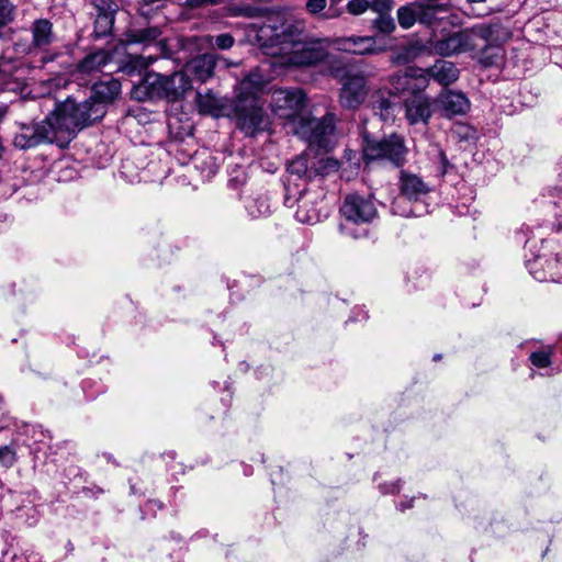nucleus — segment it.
<instances>
[{
    "label": "nucleus",
    "instance_id": "obj_1",
    "mask_svg": "<svg viewBox=\"0 0 562 562\" xmlns=\"http://www.w3.org/2000/svg\"><path fill=\"white\" fill-rule=\"evenodd\" d=\"M254 40L266 55L279 58V64L289 67H308L329 60V38L303 40L304 24L286 22L280 15H270L262 24H251Z\"/></svg>",
    "mask_w": 562,
    "mask_h": 562
},
{
    "label": "nucleus",
    "instance_id": "obj_2",
    "mask_svg": "<svg viewBox=\"0 0 562 562\" xmlns=\"http://www.w3.org/2000/svg\"><path fill=\"white\" fill-rule=\"evenodd\" d=\"M104 115V105L93 99L76 102L75 99L67 98L55 103L49 116L58 135L57 145L67 146L79 131L100 121Z\"/></svg>",
    "mask_w": 562,
    "mask_h": 562
},
{
    "label": "nucleus",
    "instance_id": "obj_3",
    "mask_svg": "<svg viewBox=\"0 0 562 562\" xmlns=\"http://www.w3.org/2000/svg\"><path fill=\"white\" fill-rule=\"evenodd\" d=\"M265 80L258 72H250L236 87L235 114L238 127L247 135L255 136L268 128L270 121L259 101Z\"/></svg>",
    "mask_w": 562,
    "mask_h": 562
},
{
    "label": "nucleus",
    "instance_id": "obj_4",
    "mask_svg": "<svg viewBox=\"0 0 562 562\" xmlns=\"http://www.w3.org/2000/svg\"><path fill=\"white\" fill-rule=\"evenodd\" d=\"M192 88V80L188 78L183 69L167 76L159 72H147L142 81L135 86L133 95L135 99L161 98L168 101L181 99Z\"/></svg>",
    "mask_w": 562,
    "mask_h": 562
},
{
    "label": "nucleus",
    "instance_id": "obj_5",
    "mask_svg": "<svg viewBox=\"0 0 562 562\" xmlns=\"http://www.w3.org/2000/svg\"><path fill=\"white\" fill-rule=\"evenodd\" d=\"M344 222L339 225L342 235L360 238L367 234L362 226L370 224L378 215L372 200L358 193L347 194L339 209Z\"/></svg>",
    "mask_w": 562,
    "mask_h": 562
},
{
    "label": "nucleus",
    "instance_id": "obj_6",
    "mask_svg": "<svg viewBox=\"0 0 562 562\" xmlns=\"http://www.w3.org/2000/svg\"><path fill=\"white\" fill-rule=\"evenodd\" d=\"M334 113L328 112L322 119L302 116L293 122L292 132L317 150L329 151L335 145Z\"/></svg>",
    "mask_w": 562,
    "mask_h": 562
},
{
    "label": "nucleus",
    "instance_id": "obj_7",
    "mask_svg": "<svg viewBox=\"0 0 562 562\" xmlns=\"http://www.w3.org/2000/svg\"><path fill=\"white\" fill-rule=\"evenodd\" d=\"M161 30L158 26H148L145 29H130L125 33L126 44H140L144 48L154 47L156 54L136 55L132 58L131 63L139 70L146 69L158 57L165 56L166 43L160 40Z\"/></svg>",
    "mask_w": 562,
    "mask_h": 562
},
{
    "label": "nucleus",
    "instance_id": "obj_8",
    "mask_svg": "<svg viewBox=\"0 0 562 562\" xmlns=\"http://www.w3.org/2000/svg\"><path fill=\"white\" fill-rule=\"evenodd\" d=\"M397 189L401 196L392 202L394 214L408 217L413 214L409 205L412 201H418L429 193V186L416 173L401 169L398 172Z\"/></svg>",
    "mask_w": 562,
    "mask_h": 562
},
{
    "label": "nucleus",
    "instance_id": "obj_9",
    "mask_svg": "<svg viewBox=\"0 0 562 562\" xmlns=\"http://www.w3.org/2000/svg\"><path fill=\"white\" fill-rule=\"evenodd\" d=\"M30 32L32 36L31 42L18 44V50L27 55L44 53L41 58L42 64L53 61L58 56L57 53H48V47L57 40L53 23L48 19H36L30 25Z\"/></svg>",
    "mask_w": 562,
    "mask_h": 562
},
{
    "label": "nucleus",
    "instance_id": "obj_10",
    "mask_svg": "<svg viewBox=\"0 0 562 562\" xmlns=\"http://www.w3.org/2000/svg\"><path fill=\"white\" fill-rule=\"evenodd\" d=\"M57 136L48 114L37 123H20L13 144L20 149H29L42 144H57Z\"/></svg>",
    "mask_w": 562,
    "mask_h": 562
},
{
    "label": "nucleus",
    "instance_id": "obj_11",
    "mask_svg": "<svg viewBox=\"0 0 562 562\" xmlns=\"http://www.w3.org/2000/svg\"><path fill=\"white\" fill-rule=\"evenodd\" d=\"M305 103V94L301 89H279L272 94V110L280 117L289 119L291 128L293 122L301 116L299 112Z\"/></svg>",
    "mask_w": 562,
    "mask_h": 562
},
{
    "label": "nucleus",
    "instance_id": "obj_12",
    "mask_svg": "<svg viewBox=\"0 0 562 562\" xmlns=\"http://www.w3.org/2000/svg\"><path fill=\"white\" fill-rule=\"evenodd\" d=\"M333 45L341 52L355 55H374L384 52L385 41L374 36H349L333 40Z\"/></svg>",
    "mask_w": 562,
    "mask_h": 562
},
{
    "label": "nucleus",
    "instance_id": "obj_13",
    "mask_svg": "<svg viewBox=\"0 0 562 562\" xmlns=\"http://www.w3.org/2000/svg\"><path fill=\"white\" fill-rule=\"evenodd\" d=\"M367 78L362 74H349L342 82L339 102L342 108L355 110L368 95Z\"/></svg>",
    "mask_w": 562,
    "mask_h": 562
},
{
    "label": "nucleus",
    "instance_id": "obj_14",
    "mask_svg": "<svg viewBox=\"0 0 562 562\" xmlns=\"http://www.w3.org/2000/svg\"><path fill=\"white\" fill-rule=\"evenodd\" d=\"M480 47L479 43H472V35L467 30L453 32L432 43V49L440 56H451Z\"/></svg>",
    "mask_w": 562,
    "mask_h": 562
},
{
    "label": "nucleus",
    "instance_id": "obj_15",
    "mask_svg": "<svg viewBox=\"0 0 562 562\" xmlns=\"http://www.w3.org/2000/svg\"><path fill=\"white\" fill-rule=\"evenodd\" d=\"M405 117L411 125L428 124L432 116L431 99L420 93H412L404 101Z\"/></svg>",
    "mask_w": 562,
    "mask_h": 562
},
{
    "label": "nucleus",
    "instance_id": "obj_16",
    "mask_svg": "<svg viewBox=\"0 0 562 562\" xmlns=\"http://www.w3.org/2000/svg\"><path fill=\"white\" fill-rule=\"evenodd\" d=\"M435 101L441 115L448 119L464 115L470 110L469 99L460 91L445 90Z\"/></svg>",
    "mask_w": 562,
    "mask_h": 562
},
{
    "label": "nucleus",
    "instance_id": "obj_17",
    "mask_svg": "<svg viewBox=\"0 0 562 562\" xmlns=\"http://www.w3.org/2000/svg\"><path fill=\"white\" fill-rule=\"evenodd\" d=\"M297 201L295 217L299 222L305 224H314L322 217V200L316 192L302 191Z\"/></svg>",
    "mask_w": 562,
    "mask_h": 562
},
{
    "label": "nucleus",
    "instance_id": "obj_18",
    "mask_svg": "<svg viewBox=\"0 0 562 562\" xmlns=\"http://www.w3.org/2000/svg\"><path fill=\"white\" fill-rule=\"evenodd\" d=\"M390 82L395 86L396 90L423 91L429 82V74L427 68H407L403 75L393 76Z\"/></svg>",
    "mask_w": 562,
    "mask_h": 562
},
{
    "label": "nucleus",
    "instance_id": "obj_19",
    "mask_svg": "<svg viewBox=\"0 0 562 562\" xmlns=\"http://www.w3.org/2000/svg\"><path fill=\"white\" fill-rule=\"evenodd\" d=\"M368 9L378 13L374 20V27L380 32L386 31V0H350L347 4V10L353 15H359Z\"/></svg>",
    "mask_w": 562,
    "mask_h": 562
},
{
    "label": "nucleus",
    "instance_id": "obj_20",
    "mask_svg": "<svg viewBox=\"0 0 562 562\" xmlns=\"http://www.w3.org/2000/svg\"><path fill=\"white\" fill-rule=\"evenodd\" d=\"M216 61L212 55L205 54L191 59L183 67L188 78L203 83L214 74Z\"/></svg>",
    "mask_w": 562,
    "mask_h": 562
},
{
    "label": "nucleus",
    "instance_id": "obj_21",
    "mask_svg": "<svg viewBox=\"0 0 562 562\" xmlns=\"http://www.w3.org/2000/svg\"><path fill=\"white\" fill-rule=\"evenodd\" d=\"M363 160L368 165L386 156V138L385 136L375 137L367 126L363 130Z\"/></svg>",
    "mask_w": 562,
    "mask_h": 562
},
{
    "label": "nucleus",
    "instance_id": "obj_22",
    "mask_svg": "<svg viewBox=\"0 0 562 562\" xmlns=\"http://www.w3.org/2000/svg\"><path fill=\"white\" fill-rule=\"evenodd\" d=\"M427 74L441 86H449L458 80L460 71L452 61L438 59L427 68Z\"/></svg>",
    "mask_w": 562,
    "mask_h": 562
},
{
    "label": "nucleus",
    "instance_id": "obj_23",
    "mask_svg": "<svg viewBox=\"0 0 562 562\" xmlns=\"http://www.w3.org/2000/svg\"><path fill=\"white\" fill-rule=\"evenodd\" d=\"M93 95L90 99L95 102H102L106 109V103L114 101L121 93V82L117 79H109L93 85Z\"/></svg>",
    "mask_w": 562,
    "mask_h": 562
},
{
    "label": "nucleus",
    "instance_id": "obj_24",
    "mask_svg": "<svg viewBox=\"0 0 562 562\" xmlns=\"http://www.w3.org/2000/svg\"><path fill=\"white\" fill-rule=\"evenodd\" d=\"M98 14L94 21V35L95 37H104L108 35L114 24V14L116 9L112 8L111 4L105 7V3L102 1V4L98 5Z\"/></svg>",
    "mask_w": 562,
    "mask_h": 562
},
{
    "label": "nucleus",
    "instance_id": "obj_25",
    "mask_svg": "<svg viewBox=\"0 0 562 562\" xmlns=\"http://www.w3.org/2000/svg\"><path fill=\"white\" fill-rule=\"evenodd\" d=\"M286 170L300 179L312 180L315 178V168H313V162L308 160L306 154L295 156L288 164Z\"/></svg>",
    "mask_w": 562,
    "mask_h": 562
},
{
    "label": "nucleus",
    "instance_id": "obj_26",
    "mask_svg": "<svg viewBox=\"0 0 562 562\" xmlns=\"http://www.w3.org/2000/svg\"><path fill=\"white\" fill-rule=\"evenodd\" d=\"M408 149L405 146L403 137L396 134L389 136V161L396 167H402L406 161Z\"/></svg>",
    "mask_w": 562,
    "mask_h": 562
},
{
    "label": "nucleus",
    "instance_id": "obj_27",
    "mask_svg": "<svg viewBox=\"0 0 562 562\" xmlns=\"http://www.w3.org/2000/svg\"><path fill=\"white\" fill-rule=\"evenodd\" d=\"M111 59V55L109 52L104 49H99L92 54H89L86 56L80 65L79 68L83 72H93L97 70H100L103 66H105Z\"/></svg>",
    "mask_w": 562,
    "mask_h": 562
},
{
    "label": "nucleus",
    "instance_id": "obj_28",
    "mask_svg": "<svg viewBox=\"0 0 562 562\" xmlns=\"http://www.w3.org/2000/svg\"><path fill=\"white\" fill-rule=\"evenodd\" d=\"M196 105L202 114L215 115L221 111L222 104L220 99L211 91L196 92Z\"/></svg>",
    "mask_w": 562,
    "mask_h": 562
},
{
    "label": "nucleus",
    "instance_id": "obj_29",
    "mask_svg": "<svg viewBox=\"0 0 562 562\" xmlns=\"http://www.w3.org/2000/svg\"><path fill=\"white\" fill-rule=\"evenodd\" d=\"M415 3L418 22L426 25H431L437 20V14L439 12L447 10L445 4H432L423 2Z\"/></svg>",
    "mask_w": 562,
    "mask_h": 562
},
{
    "label": "nucleus",
    "instance_id": "obj_30",
    "mask_svg": "<svg viewBox=\"0 0 562 562\" xmlns=\"http://www.w3.org/2000/svg\"><path fill=\"white\" fill-rule=\"evenodd\" d=\"M496 24H476L471 29H467L469 33L472 35V43H477V41H482L485 45H490L491 42L495 40L494 35L497 31Z\"/></svg>",
    "mask_w": 562,
    "mask_h": 562
},
{
    "label": "nucleus",
    "instance_id": "obj_31",
    "mask_svg": "<svg viewBox=\"0 0 562 562\" xmlns=\"http://www.w3.org/2000/svg\"><path fill=\"white\" fill-rule=\"evenodd\" d=\"M503 49L499 46L485 45L479 56V63L484 68L498 66L503 60Z\"/></svg>",
    "mask_w": 562,
    "mask_h": 562
},
{
    "label": "nucleus",
    "instance_id": "obj_32",
    "mask_svg": "<svg viewBox=\"0 0 562 562\" xmlns=\"http://www.w3.org/2000/svg\"><path fill=\"white\" fill-rule=\"evenodd\" d=\"M245 207L254 218L266 216L270 213V203L266 196L248 199Z\"/></svg>",
    "mask_w": 562,
    "mask_h": 562
},
{
    "label": "nucleus",
    "instance_id": "obj_33",
    "mask_svg": "<svg viewBox=\"0 0 562 562\" xmlns=\"http://www.w3.org/2000/svg\"><path fill=\"white\" fill-rule=\"evenodd\" d=\"M313 168H315V178L317 176H327L337 171L340 168V162L331 157L314 158L312 160Z\"/></svg>",
    "mask_w": 562,
    "mask_h": 562
},
{
    "label": "nucleus",
    "instance_id": "obj_34",
    "mask_svg": "<svg viewBox=\"0 0 562 562\" xmlns=\"http://www.w3.org/2000/svg\"><path fill=\"white\" fill-rule=\"evenodd\" d=\"M397 19L398 23L403 29L412 27L415 22L418 21L416 3H411L404 7H401L397 10Z\"/></svg>",
    "mask_w": 562,
    "mask_h": 562
},
{
    "label": "nucleus",
    "instance_id": "obj_35",
    "mask_svg": "<svg viewBox=\"0 0 562 562\" xmlns=\"http://www.w3.org/2000/svg\"><path fill=\"white\" fill-rule=\"evenodd\" d=\"M15 5L10 0H0V29L13 22Z\"/></svg>",
    "mask_w": 562,
    "mask_h": 562
},
{
    "label": "nucleus",
    "instance_id": "obj_36",
    "mask_svg": "<svg viewBox=\"0 0 562 562\" xmlns=\"http://www.w3.org/2000/svg\"><path fill=\"white\" fill-rule=\"evenodd\" d=\"M552 347L547 349L535 351L530 355V362L537 368H547L551 364Z\"/></svg>",
    "mask_w": 562,
    "mask_h": 562
},
{
    "label": "nucleus",
    "instance_id": "obj_37",
    "mask_svg": "<svg viewBox=\"0 0 562 562\" xmlns=\"http://www.w3.org/2000/svg\"><path fill=\"white\" fill-rule=\"evenodd\" d=\"M527 267L529 269L530 274L538 281H548V280H554L552 276H548L546 271L540 269L542 267V259L536 258L532 261H528Z\"/></svg>",
    "mask_w": 562,
    "mask_h": 562
},
{
    "label": "nucleus",
    "instance_id": "obj_38",
    "mask_svg": "<svg viewBox=\"0 0 562 562\" xmlns=\"http://www.w3.org/2000/svg\"><path fill=\"white\" fill-rule=\"evenodd\" d=\"M16 461L15 450L10 446L0 447V463L5 468H11Z\"/></svg>",
    "mask_w": 562,
    "mask_h": 562
},
{
    "label": "nucleus",
    "instance_id": "obj_39",
    "mask_svg": "<svg viewBox=\"0 0 562 562\" xmlns=\"http://www.w3.org/2000/svg\"><path fill=\"white\" fill-rule=\"evenodd\" d=\"M132 161L130 159H125L122 161L121 168H120V175L128 182L133 183L136 181H139V175L138 172L132 171Z\"/></svg>",
    "mask_w": 562,
    "mask_h": 562
},
{
    "label": "nucleus",
    "instance_id": "obj_40",
    "mask_svg": "<svg viewBox=\"0 0 562 562\" xmlns=\"http://www.w3.org/2000/svg\"><path fill=\"white\" fill-rule=\"evenodd\" d=\"M327 5V0H307L305 8L311 14L321 13Z\"/></svg>",
    "mask_w": 562,
    "mask_h": 562
},
{
    "label": "nucleus",
    "instance_id": "obj_41",
    "mask_svg": "<svg viewBox=\"0 0 562 562\" xmlns=\"http://www.w3.org/2000/svg\"><path fill=\"white\" fill-rule=\"evenodd\" d=\"M346 158V162L349 165L350 169H351V173H357L358 170H359V167H360V160L358 158V155L356 151L353 150H345V156Z\"/></svg>",
    "mask_w": 562,
    "mask_h": 562
},
{
    "label": "nucleus",
    "instance_id": "obj_42",
    "mask_svg": "<svg viewBox=\"0 0 562 562\" xmlns=\"http://www.w3.org/2000/svg\"><path fill=\"white\" fill-rule=\"evenodd\" d=\"M234 43V37L228 33L220 34L215 37V45L221 49H229Z\"/></svg>",
    "mask_w": 562,
    "mask_h": 562
},
{
    "label": "nucleus",
    "instance_id": "obj_43",
    "mask_svg": "<svg viewBox=\"0 0 562 562\" xmlns=\"http://www.w3.org/2000/svg\"><path fill=\"white\" fill-rule=\"evenodd\" d=\"M439 160H440V176L443 177L450 168H452V165L449 162L446 154L443 151L439 153Z\"/></svg>",
    "mask_w": 562,
    "mask_h": 562
},
{
    "label": "nucleus",
    "instance_id": "obj_44",
    "mask_svg": "<svg viewBox=\"0 0 562 562\" xmlns=\"http://www.w3.org/2000/svg\"><path fill=\"white\" fill-rule=\"evenodd\" d=\"M211 2H213V0H187L188 5L191 8H198Z\"/></svg>",
    "mask_w": 562,
    "mask_h": 562
},
{
    "label": "nucleus",
    "instance_id": "obj_45",
    "mask_svg": "<svg viewBox=\"0 0 562 562\" xmlns=\"http://www.w3.org/2000/svg\"><path fill=\"white\" fill-rule=\"evenodd\" d=\"M164 0H142V12L143 14H148V11H145L146 7L153 5L155 3H162Z\"/></svg>",
    "mask_w": 562,
    "mask_h": 562
},
{
    "label": "nucleus",
    "instance_id": "obj_46",
    "mask_svg": "<svg viewBox=\"0 0 562 562\" xmlns=\"http://www.w3.org/2000/svg\"><path fill=\"white\" fill-rule=\"evenodd\" d=\"M387 25H389V33H391L395 29V23L393 20L389 19Z\"/></svg>",
    "mask_w": 562,
    "mask_h": 562
},
{
    "label": "nucleus",
    "instance_id": "obj_47",
    "mask_svg": "<svg viewBox=\"0 0 562 562\" xmlns=\"http://www.w3.org/2000/svg\"><path fill=\"white\" fill-rule=\"evenodd\" d=\"M4 114H5V106L0 105V120L4 116Z\"/></svg>",
    "mask_w": 562,
    "mask_h": 562
},
{
    "label": "nucleus",
    "instance_id": "obj_48",
    "mask_svg": "<svg viewBox=\"0 0 562 562\" xmlns=\"http://www.w3.org/2000/svg\"><path fill=\"white\" fill-rule=\"evenodd\" d=\"M380 109L383 110V109H386V101L385 100H382L381 103H380Z\"/></svg>",
    "mask_w": 562,
    "mask_h": 562
},
{
    "label": "nucleus",
    "instance_id": "obj_49",
    "mask_svg": "<svg viewBox=\"0 0 562 562\" xmlns=\"http://www.w3.org/2000/svg\"><path fill=\"white\" fill-rule=\"evenodd\" d=\"M290 202H291V200H290V198L286 195V196H285V204H286V205H289V206H292V204H291Z\"/></svg>",
    "mask_w": 562,
    "mask_h": 562
},
{
    "label": "nucleus",
    "instance_id": "obj_50",
    "mask_svg": "<svg viewBox=\"0 0 562 562\" xmlns=\"http://www.w3.org/2000/svg\"><path fill=\"white\" fill-rule=\"evenodd\" d=\"M439 359H441V355H435V356H434V360H435V361H437V360H439Z\"/></svg>",
    "mask_w": 562,
    "mask_h": 562
}]
</instances>
